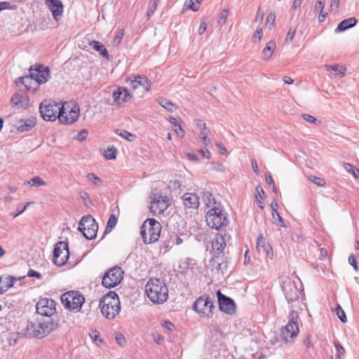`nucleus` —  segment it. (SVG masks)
<instances>
[{
  "label": "nucleus",
  "instance_id": "21",
  "mask_svg": "<svg viewBox=\"0 0 359 359\" xmlns=\"http://www.w3.org/2000/svg\"><path fill=\"white\" fill-rule=\"evenodd\" d=\"M79 116V111L78 109H72L68 114L65 111V107L62 105V112L60 116V121L65 124H72L78 118Z\"/></svg>",
  "mask_w": 359,
  "mask_h": 359
},
{
  "label": "nucleus",
  "instance_id": "42",
  "mask_svg": "<svg viewBox=\"0 0 359 359\" xmlns=\"http://www.w3.org/2000/svg\"><path fill=\"white\" fill-rule=\"evenodd\" d=\"M272 218L278 225L283 227L285 226V222L283 221V219L280 215L278 212H272Z\"/></svg>",
  "mask_w": 359,
  "mask_h": 359
},
{
  "label": "nucleus",
  "instance_id": "58",
  "mask_svg": "<svg viewBox=\"0 0 359 359\" xmlns=\"http://www.w3.org/2000/svg\"><path fill=\"white\" fill-rule=\"evenodd\" d=\"M123 36V30L119 31V32L118 33V34L116 36V37L114 38V39L113 41L114 46H117L121 43Z\"/></svg>",
  "mask_w": 359,
  "mask_h": 359
},
{
  "label": "nucleus",
  "instance_id": "4",
  "mask_svg": "<svg viewBox=\"0 0 359 359\" xmlns=\"http://www.w3.org/2000/svg\"><path fill=\"white\" fill-rule=\"evenodd\" d=\"M99 307L102 314L108 319L114 318L120 312L121 306L118 294L109 291L100 300Z\"/></svg>",
  "mask_w": 359,
  "mask_h": 359
},
{
  "label": "nucleus",
  "instance_id": "59",
  "mask_svg": "<svg viewBox=\"0 0 359 359\" xmlns=\"http://www.w3.org/2000/svg\"><path fill=\"white\" fill-rule=\"evenodd\" d=\"M27 276L29 277H35L38 279H41L42 278V276L41 275V273L38 271H36L33 269H29L28 273H27Z\"/></svg>",
  "mask_w": 359,
  "mask_h": 359
},
{
  "label": "nucleus",
  "instance_id": "39",
  "mask_svg": "<svg viewBox=\"0 0 359 359\" xmlns=\"http://www.w3.org/2000/svg\"><path fill=\"white\" fill-rule=\"evenodd\" d=\"M335 313L342 323L346 322V314L342 308L339 305H337V307L335 308Z\"/></svg>",
  "mask_w": 359,
  "mask_h": 359
},
{
  "label": "nucleus",
  "instance_id": "50",
  "mask_svg": "<svg viewBox=\"0 0 359 359\" xmlns=\"http://www.w3.org/2000/svg\"><path fill=\"white\" fill-rule=\"evenodd\" d=\"M20 333H13L10 334L9 336V341L8 344L10 346H14L16 344L18 339V334Z\"/></svg>",
  "mask_w": 359,
  "mask_h": 359
},
{
  "label": "nucleus",
  "instance_id": "40",
  "mask_svg": "<svg viewBox=\"0 0 359 359\" xmlns=\"http://www.w3.org/2000/svg\"><path fill=\"white\" fill-rule=\"evenodd\" d=\"M296 33V27H290L285 36V42L290 43L292 41Z\"/></svg>",
  "mask_w": 359,
  "mask_h": 359
},
{
  "label": "nucleus",
  "instance_id": "14",
  "mask_svg": "<svg viewBox=\"0 0 359 359\" xmlns=\"http://www.w3.org/2000/svg\"><path fill=\"white\" fill-rule=\"evenodd\" d=\"M69 256L68 244L66 242H58L53 250V262L59 266L65 264Z\"/></svg>",
  "mask_w": 359,
  "mask_h": 359
},
{
  "label": "nucleus",
  "instance_id": "22",
  "mask_svg": "<svg viewBox=\"0 0 359 359\" xmlns=\"http://www.w3.org/2000/svg\"><path fill=\"white\" fill-rule=\"evenodd\" d=\"M11 102L18 109H27L29 106L27 96L20 93H15L13 95Z\"/></svg>",
  "mask_w": 359,
  "mask_h": 359
},
{
  "label": "nucleus",
  "instance_id": "48",
  "mask_svg": "<svg viewBox=\"0 0 359 359\" xmlns=\"http://www.w3.org/2000/svg\"><path fill=\"white\" fill-rule=\"evenodd\" d=\"M265 178H266V182L269 185H272L273 186V187H272L273 191L277 193L278 189H277V188H276V187L275 185L274 181L273 180L271 175L270 174H266Z\"/></svg>",
  "mask_w": 359,
  "mask_h": 359
},
{
  "label": "nucleus",
  "instance_id": "32",
  "mask_svg": "<svg viewBox=\"0 0 359 359\" xmlns=\"http://www.w3.org/2000/svg\"><path fill=\"white\" fill-rule=\"evenodd\" d=\"M116 133L129 142H133L136 138L135 135L132 134L128 131L122 129H117L116 130Z\"/></svg>",
  "mask_w": 359,
  "mask_h": 359
},
{
  "label": "nucleus",
  "instance_id": "33",
  "mask_svg": "<svg viewBox=\"0 0 359 359\" xmlns=\"http://www.w3.org/2000/svg\"><path fill=\"white\" fill-rule=\"evenodd\" d=\"M158 103L170 112H173L177 109V107L174 104L165 98H160Z\"/></svg>",
  "mask_w": 359,
  "mask_h": 359
},
{
  "label": "nucleus",
  "instance_id": "27",
  "mask_svg": "<svg viewBox=\"0 0 359 359\" xmlns=\"http://www.w3.org/2000/svg\"><path fill=\"white\" fill-rule=\"evenodd\" d=\"M36 124L34 119H21L18 121L17 128L20 132L30 130Z\"/></svg>",
  "mask_w": 359,
  "mask_h": 359
},
{
  "label": "nucleus",
  "instance_id": "54",
  "mask_svg": "<svg viewBox=\"0 0 359 359\" xmlns=\"http://www.w3.org/2000/svg\"><path fill=\"white\" fill-rule=\"evenodd\" d=\"M30 204V203H27L22 209L20 208V205L17 208V212L15 214L11 213V215L13 218L17 217L18 215H21L24 211H25L27 207Z\"/></svg>",
  "mask_w": 359,
  "mask_h": 359
},
{
  "label": "nucleus",
  "instance_id": "9",
  "mask_svg": "<svg viewBox=\"0 0 359 359\" xmlns=\"http://www.w3.org/2000/svg\"><path fill=\"white\" fill-rule=\"evenodd\" d=\"M39 112L41 116L45 121H54L57 118L60 120V114L62 112V105L44 100L39 106Z\"/></svg>",
  "mask_w": 359,
  "mask_h": 359
},
{
  "label": "nucleus",
  "instance_id": "49",
  "mask_svg": "<svg viewBox=\"0 0 359 359\" xmlns=\"http://www.w3.org/2000/svg\"><path fill=\"white\" fill-rule=\"evenodd\" d=\"M16 7V6L13 5H11V4L9 2H7V1H1L0 2V11H2V10H5V9H11V10H13L15 9Z\"/></svg>",
  "mask_w": 359,
  "mask_h": 359
},
{
  "label": "nucleus",
  "instance_id": "29",
  "mask_svg": "<svg viewBox=\"0 0 359 359\" xmlns=\"http://www.w3.org/2000/svg\"><path fill=\"white\" fill-rule=\"evenodd\" d=\"M325 69L327 72H334V75L335 76L343 78L345 76L346 73V67L344 66H340L339 65H325Z\"/></svg>",
  "mask_w": 359,
  "mask_h": 359
},
{
  "label": "nucleus",
  "instance_id": "38",
  "mask_svg": "<svg viewBox=\"0 0 359 359\" xmlns=\"http://www.w3.org/2000/svg\"><path fill=\"white\" fill-rule=\"evenodd\" d=\"M215 254L214 257L210 260L211 265L216 269L217 271L222 270V263L220 262L219 257L216 255Z\"/></svg>",
  "mask_w": 359,
  "mask_h": 359
},
{
  "label": "nucleus",
  "instance_id": "5",
  "mask_svg": "<svg viewBox=\"0 0 359 359\" xmlns=\"http://www.w3.org/2000/svg\"><path fill=\"white\" fill-rule=\"evenodd\" d=\"M161 224L154 218L144 221L141 226V236L144 243L149 244L157 241L160 237Z\"/></svg>",
  "mask_w": 359,
  "mask_h": 359
},
{
  "label": "nucleus",
  "instance_id": "6",
  "mask_svg": "<svg viewBox=\"0 0 359 359\" xmlns=\"http://www.w3.org/2000/svg\"><path fill=\"white\" fill-rule=\"evenodd\" d=\"M299 316L297 312L292 311L289 315V322L280 330V338L285 343L293 341L299 332Z\"/></svg>",
  "mask_w": 359,
  "mask_h": 359
},
{
  "label": "nucleus",
  "instance_id": "51",
  "mask_svg": "<svg viewBox=\"0 0 359 359\" xmlns=\"http://www.w3.org/2000/svg\"><path fill=\"white\" fill-rule=\"evenodd\" d=\"M156 8H157V0H154L153 1L152 5L151 6L149 10L147 12V17H148V18H150L151 16H152L154 15V13L156 11Z\"/></svg>",
  "mask_w": 359,
  "mask_h": 359
},
{
  "label": "nucleus",
  "instance_id": "63",
  "mask_svg": "<svg viewBox=\"0 0 359 359\" xmlns=\"http://www.w3.org/2000/svg\"><path fill=\"white\" fill-rule=\"evenodd\" d=\"M276 21V15L274 13H269L266 18V23L273 25Z\"/></svg>",
  "mask_w": 359,
  "mask_h": 359
},
{
  "label": "nucleus",
  "instance_id": "17",
  "mask_svg": "<svg viewBox=\"0 0 359 359\" xmlns=\"http://www.w3.org/2000/svg\"><path fill=\"white\" fill-rule=\"evenodd\" d=\"M219 307L221 311L228 314L235 312V303L232 299L223 294L219 290L217 292Z\"/></svg>",
  "mask_w": 359,
  "mask_h": 359
},
{
  "label": "nucleus",
  "instance_id": "43",
  "mask_svg": "<svg viewBox=\"0 0 359 359\" xmlns=\"http://www.w3.org/2000/svg\"><path fill=\"white\" fill-rule=\"evenodd\" d=\"M309 180L318 187H324L326 184L325 180L321 177L311 176Z\"/></svg>",
  "mask_w": 359,
  "mask_h": 359
},
{
  "label": "nucleus",
  "instance_id": "15",
  "mask_svg": "<svg viewBox=\"0 0 359 359\" xmlns=\"http://www.w3.org/2000/svg\"><path fill=\"white\" fill-rule=\"evenodd\" d=\"M281 287L288 304H292L299 299L301 290L297 287L294 281L287 278L282 282Z\"/></svg>",
  "mask_w": 359,
  "mask_h": 359
},
{
  "label": "nucleus",
  "instance_id": "25",
  "mask_svg": "<svg viewBox=\"0 0 359 359\" xmlns=\"http://www.w3.org/2000/svg\"><path fill=\"white\" fill-rule=\"evenodd\" d=\"M184 206L187 208H197L199 205V198L195 194L186 193L182 196Z\"/></svg>",
  "mask_w": 359,
  "mask_h": 359
},
{
  "label": "nucleus",
  "instance_id": "56",
  "mask_svg": "<svg viewBox=\"0 0 359 359\" xmlns=\"http://www.w3.org/2000/svg\"><path fill=\"white\" fill-rule=\"evenodd\" d=\"M196 126H198V128H200L201 133L202 131H209L207 129L206 124L203 121L198 119L196 121Z\"/></svg>",
  "mask_w": 359,
  "mask_h": 359
},
{
  "label": "nucleus",
  "instance_id": "36",
  "mask_svg": "<svg viewBox=\"0 0 359 359\" xmlns=\"http://www.w3.org/2000/svg\"><path fill=\"white\" fill-rule=\"evenodd\" d=\"M116 152H117V149L114 147L108 148L104 151V156L107 159H109V160L115 159L116 156Z\"/></svg>",
  "mask_w": 359,
  "mask_h": 359
},
{
  "label": "nucleus",
  "instance_id": "52",
  "mask_svg": "<svg viewBox=\"0 0 359 359\" xmlns=\"http://www.w3.org/2000/svg\"><path fill=\"white\" fill-rule=\"evenodd\" d=\"M116 343L121 346H123L125 344H126V339H125V337L124 336L121 334V333H118V334H116Z\"/></svg>",
  "mask_w": 359,
  "mask_h": 359
},
{
  "label": "nucleus",
  "instance_id": "13",
  "mask_svg": "<svg viewBox=\"0 0 359 359\" xmlns=\"http://www.w3.org/2000/svg\"><path fill=\"white\" fill-rule=\"evenodd\" d=\"M36 312L43 318H58L53 315L56 311V303L52 299L43 298L36 305Z\"/></svg>",
  "mask_w": 359,
  "mask_h": 359
},
{
  "label": "nucleus",
  "instance_id": "23",
  "mask_svg": "<svg viewBox=\"0 0 359 359\" xmlns=\"http://www.w3.org/2000/svg\"><path fill=\"white\" fill-rule=\"evenodd\" d=\"M114 102L117 104L126 102L131 98L128 90L126 88H118L113 93Z\"/></svg>",
  "mask_w": 359,
  "mask_h": 359
},
{
  "label": "nucleus",
  "instance_id": "20",
  "mask_svg": "<svg viewBox=\"0 0 359 359\" xmlns=\"http://www.w3.org/2000/svg\"><path fill=\"white\" fill-rule=\"evenodd\" d=\"M257 250L259 251L260 255H262L266 257L271 259L273 257L272 248L269 244L266 243L265 238L262 234L257 238Z\"/></svg>",
  "mask_w": 359,
  "mask_h": 359
},
{
  "label": "nucleus",
  "instance_id": "19",
  "mask_svg": "<svg viewBox=\"0 0 359 359\" xmlns=\"http://www.w3.org/2000/svg\"><path fill=\"white\" fill-rule=\"evenodd\" d=\"M127 82L130 83V87L133 89H137L142 86L148 91L151 88V84L148 79L143 75L130 77Z\"/></svg>",
  "mask_w": 359,
  "mask_h": 359
},
{
  "label": "nucleus",
  "instance_id": "30",
  "mask_svg": "<svg viewBox=\"0 0 359 359\" xmlns=\"http://www.w3.org/2000/svg\"><path fill=\"white\" fill-rule=\"evenodd\" d=\"M203 199L208 207L213 208L215 207H220V203L216 201L215 196L210 192L203 193Z\"/></svg>",
  "mask_w": 359,
  "mask_h": 359
},
{
  "label": "nucleus",
  "instance_id": "61",
  "mask_svg": "<svg viewBox=\"0 0 359 359\" xmlns=\"http://www.w3.org/2000/svg\"><path fill=\"white\" fill-rule=\"evenodd\" d=\"M162 326L169 331H172L175 327L174 325L169 320H164L162 323Z\"/></svg>",
  "mask_w": 359,
  "mask_h": 359
},
{
  "label": "nucleus",
  "instance_id": "26",
  "mask_svg": "<svg viewBox=\"0 0 359 359\" xmlns=\"http://www.w3.org/2000/svg\"><path fill=\"white\" fill-rule=\"evenodd\" d=\"M357 23V20L355 18H349L345 19L339 22L337 28L335 29L336 33L344 32L349 28L354 27Z\"/></svg>",
  "mask_w": 359,
  "mask_h": 359
},
{
  "label": "nucleus",
  "instance_id": "35",
  "mask_svg": "<svg viewBox=\"0 0 359 359\" xmlns=\"http://www.w3.org/2000/svg\"><path fill=\"white\" fill-rule=\"evenodd\" d=\"M117 223V218L115 217L114 215H111L108 222L107 223V226L105 229V233L110 232Z\"/></svg>",
  "mask_w": 359,
  "mask_h": 359
},
{
  "label": "nucleus",
  "instance_id": "60",
  "mask_svg": "<svg viewBox=\"0 0 359 359\" xmlns=\"http://www.w3.org/2000/svg\"><path fill=\"white\" fill-rule=\"evenodd\" d=\"M173 130L175 132V133L179 137H183L184 136V131H183L182 128H181V126H180L179 123L175 125V126L173 127Z\"/></svg>",
  "mask_w": 359,
  "mask_h": 359
},
{
  "label": "nucleus",
  "instance_id": "8",
  "mask_svg": "<svg viewBox=\"0 0 359 359\" xmlns=\"http://www.w3.org/2000/svg\"><path fill=\"white\" fill-rule=\"evenodd\" d=\"M61 302L70 311H79L85 302V297L78 291H69L61 296Z\"/></svg>",
  "mask_w": 359,
  "mask_h": 359
},
{
  "label": "nucleus",
  "instance_id": "3",
  "mask_svg": "<svg viewBox=\"0 0 359 359\" xmlns=\"http://www.w3.org/2000/svg\"><path fill=\"white\" fill-rule=\"evenodd\" d=\"M149 299L156 304L165 302L168 297V289L165 283L158 278H150L145 285Z\"/></svg>",
  "mask_w": 359,
  "mask_h": 359
},
{
  "label": "nucleus",
  "instance_id": "37",
  "mask_svg": "<svg viewBox=\"0 0 359 359\" xmlns=\"http://www.w3.org/2000/svg\"><path fill=\"white\" fill-rule=\"evenodd\" d=\"M3 284L5 285L6 287L7 290L13 286L14 283L18 280V279L15 277H13L11 276H8L5 278H3Z\"/></svg>",
  "mask_w": 359,
  "mask_h": 359
},
{
  "label": "nucleus",
  "instance_id": "24",
  "mask_svg": "<svg viewBox=\"0 0 359 359\" xmlns=\"http://www.w3.org/2000/svg\"><path fill=\"white\" fill-rule=\"evenodd\" d=\"M226 245V243L224 236L222 234L217 233L212 243L214 253L218 255H220L223 252Z\"/></svg>",
  "mask_w": 359,
  "mask_h": 359
},
{
  "label": "nucleus",
  "instance_id": "53",
  "mask_svg": "<svg viewBox=\"0 0 359 359\" xmlns=\"http://www.w3.org/2000/svg\"><path fill=\"white\" fill-rule=\"evenodd\" d=\"M153 340L157 344H161L164 341V338L163 336L158 333H153L152 334Z\"/></svg>",
  "mask_w": 359,
  "mask_h": 359
},
{
  "label": "nucleus",
  "instance_id": "31",
  "mask_svg": "<svg viewBox=\"0 0 359 359\" xmlns=\"http://www.w3.org/2000/svg\"><path fill=\"white\" fill-rule=\"evenodd\" d=\"M276 43L273 41H269L262 50V56L264 60H269L273 55L276 48Z\"/></svg>",
  "mask_w": 359,
  "mask_h": 359
},
{
  "label": "nucleus",
  "instance_id": "28",
  "mask_svg": "<svg viewBox=\"0 0 359 359\" xmlns=\"http://www.w3.org/2000/svg\"><path fill=\"white\" fill-rule=\"evenodd\" d=\"M90 46L93 49L100 53V55L109 60V55L108 50L104 48V46L99 41L93 40L90 42Z\"/></svg>",
  "mask_w": 359,
  "mask_h": 359
},
{
  "label": "nucleus",
  "instance_id": "11",
  "mask_svg": "<svg viewBox=\"0 0 359 359\" xmlns=\"http://www.w3.org/2000/svg\"><path fill=\"white\" fill-rule=\"evenodd\" d=\"M123 274L121 267L116 266L105 272L102 278V285L107 288L114 287L121 283Z\"/></svg>",
  "mask_w": 359,
  "mask_h": 359
},
{
  "label": "nucleus",
  "instance_id": "64",
  "mask_svg": "<svg viewBox=\"0 0 359 359\" xmlns=\"http://www.w3.org/2000/svg\"><path fill=\"white\" fill-rule=\"evenodd\" d=\"M88 136V132L86 130H83L78 135L76 139L79 141L84 140Z\"/></svg>",
  "mask_w": 359,
  "mask_h": 359
},
{
  "label": "nucleus",
  "instance_id": "44",
  "mask_svg": "<svg viewBox=\"0 0 359 359\" xmlns=\"http://www.w3.org/2000/svg\"><path fill=\"white\" fill-rule=\"evenodd\" d=\"M228 15H229L228 10L224 9L219 15V21H218L219 23H221L222 25L226 24Z\"/></svg>",
  "mask_w": 359,
  "mask_h": 359
},
{
  "label": "nucleus",
  "instance_id": "46",
  "mask_svg": "<svg viewBox=\"0 0 359 359\" xmlns=\"http://www.w3.org/2000/svg\"><path fill=\"white\" fill-rule=\"evenodd\" d=\"M334 346L336 348V353L335 354L344 355L346 351H345V349L344 348V347L341 346V344L338 341H334Z\"/></svg>",
  "mask_w": 359,
  "mask_h": 359
},
{
  "label": "nucleus",
  "instance_id": "34",
  "mask_svg": "<svg viewBox=\"0 0 359 359\" xmlns=\"http://www.w3.org/2000/svg\"><path fill=\"white\" fill-rule=\"evenodd\" d=\"M26 184L32 186L39 187L40 186L46 185V183L39 177H34L32 178L29 181H27Z\"/></svg>",
  "mask_w": 359,
  "mask_h": 359
},
{
  "label": "nucleus",
  "instance_id": "62",
  "mask_svg": "<svg viewBox=\"0 0 359 359\" xmlns=\"http://www.w3.org/2000/svg\"><path fill=\"white\" fill-rule=\"evenodd\" d=\"M80 197L84 201L86 205H88L87 202L91 203V200L88 196V194L86 191L80 193Z\"/></svg>",
  "mask_w": 359,
  "mask_h": 359
},
{
  "label": "nucleus",
  "instance_id": "47",
  "mask_svg": "<svg viewBox=\"0 0 359 359\" xmlns=\"http://www.w3.org/2000/svg\"><path fill=\"white\" fill-rule=\"evenodd\" d=\"M87 177L95 185H98L102 182L101 179L97 175H95L94 173H89Z\"/></svg>",
  "mask_w": 359,
  "mask_h": 359
},
{
  "label": "nucleus",
  "instance_id": "12",
  "mask_svg": "<svg viewBox=\"0 0 359 359\" xmlns=\"http://www.w3.org/2000/svg\"><path fill=\"white\" fill-rule=\"evenodd\" d=\"M193 309L201 317H210L212 315L214 309V302L212 298L202 295L199 297L194 302Z\"/></svg>",
  "mask_w": 359,
  "mask_h": 359
},
{
  "label": "nucleus",
  "instance_id": "18",
  "mask_svg": "<svg viewBox=\"0 0 359 359\" xmlns=\"http://www.w3.org/2000/svg\"><path fill=\"white\" fill-rule=\"evenodd\" d=\"M45 5L50 10L54 19L58 21L63 13V5L60 0H46Z\"/></svg>",
  "mask_w": 359,
  "mask_h": 359
},
{
  "label": "nucleus",
  "instance_id": "16",
  "mask_svg": "<svg viewBox=\"0 0 359 359\" xmlns=\"http://www.w3.org/2000/svg\"><path fill=\"white\" fill-rule=\"evenodd\" d=\"M169 199L168 196H159L155 197L150 205V210L154 215H161L169 207Z\"/></svg>",
  "mask_w": 359,
  "mask_h": 359
},
{
  "label": "nucleus",
  "instance_id": "7",
  "mask_svg": "<svg viewBox=\"0 0 359 359\" xmlns=\"http://www.w3.org/2000/svg\"><path fill=\"white\" fill-rule=\"evenodd\" d=\"M206 222L211 229L219 230L227 226L229 222L226 213L220 207L211 208L206 215Z\"/></svg>",
  "mask_w": 359,
  "mask_h": 359
},
{
  "label": "nucleus",
  "instance_id": "1",
  "mask_svg": "<svg viewBox=\"0 0 359 359\" xmlns=\"http://www.w3.org/2000/svg\"><path fill=\"white\" fill-rule=\"evenodd\" d=\"M58 318H41L34 321H28L22 334L28 338L42 339L57 329Z\"/></svg>",
  "mask_w": 359,
  "mask_h": 359
},
{
  "label": "nucleus",
  "instance_id": "10",
  "mask_svg": "<svg viewBox=\"0 0 359 359\" xmlns=\"http://www.w3.org/2000/svg\"><path fill=\"white\" fill-rule=\"evenodd\" d=\"M78 230L82 233L88 240L95 238L98 230V225L95 219L90 215L81 217L79 222Z\"/></svg>",
  "mask_w": 359,
  "mask_h": 359
},
{
  "label": "nucleus",
  "instance_id": "57",
  "mask_svg": "<svg viewBox=\"0 0 359 359\" xmlns=\"http://www.w3.org/2000/svg\"><path fill=\"white\" fill-rule=\"evenodd\" d=\"M344 168L348 172H351L353 174V175H355L356 174V171L355 170H358L359 169L358 168H355L354 166H353L352 165H351L350 163H345L344 164Z\"/></svg>",
  "mask_w": 359,
  "mask_h": 359
},
{
  "label": "nucleus",
  "instance_id": "2",
  "mask_svg": "<svg viewBox=\"0 0 359 359\" xmlns=\"http://www.w3.org/2000/svg\"><path fill=\"white\" fill-rule=\"evenodd\" d=\"M28 76L18 78L16 83H22L28 91L36 93L39 85L47 82L50 78L48 67L43 65H35L29 69Z\"/></svg>",
  "mask_w": 359,
  "mask_h": 359
},
{
  "label": "nucleus",
  "instance_id": "41",
  "mask_svg": "<svg viewBox=\"0 0 359 359\" xmlns=\"http://www.w3.org/2000/svg\"><path fill=\"white\" fill-rule=\"evenodd\" d=\"M302 116L306 121L309 123H314L316 125H319L320 123V121H318L317 118H316L314 116L310 114H302Z\"/></svg>",
  "mask_w": 359,
  "mask_h": 359
},
{
  "label": "nucleus",
  "instance_id": "45",
  "mask_svg": "<svg viewBox=\"0 0 359 359\" xmlns=\"http://www.w3.org/2000/svg\"><path fill=\"white\" fill-rule=\"evenodd\" d=\"M348 263L351 264L355 271H358L357 258L353 254H351L348 257Z\"/></svg>",
  "mask_w": 359,
  "mask_h": 359
},
{
  "label": "nucleus",
  "instance_id": "55",
  "mask_svg": "<svg viewBox=\"0 0 359 359\" xmlns=\"http://www.w3.org/2000/svg\"><path fill=\"white\" fill-rule=\"evenodd\" d=\"M209 131H202L201 133V138L204 144L208 145L210 143V140L208 137Z\"/></svg>",
  "mask_w": 359,
  "mask_h": 359
}]
</instances>
